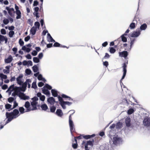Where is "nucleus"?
<instances>
[{"instance_id":"obj_59","label":"nucleus","mask_w":150,"mask_h":150,"mask_svg":"<svg viewBox=\"0 0 150 150\" xmlns=\"http://www.w3.org/2000/svg\"><path fill=\"white\" fill-rule=\"evenodd\" d=\"M31 54L34 56L36 55L37 54V52L36 50H33Z\"/></svg>"},{"instance_id":"obj_52","label":"nucleus","mask_w":150,"mask_h":150,"mask_svg":"<svg viewBox=\"0 0 150 150\" xmlns=\"http://www.w3.org/2000/svg\"><path fill=\"white\" fill-rule=\"evenodd\" d=\"M122 101L123 102L127 104H129V101L128 100L126 99V98H124L122 99Z\"/></svg>"},{"instance_id":"obj_51","label":"nucleus","mask_w":150,"mask_h":150,"mask_svg":"<svg viewBox=\"0 0 150 150\" xmlns=\"http://www.w3.org/2000/svg\"><path fill=\"white\" fill-rule=\"evenodd\" d=\"M48 41L50 42H55V41L53 39L51 36H50L48 38Z\"/></svg>"},{"instance_id":"obj_5","label":"nucleus","mask_w":150,"mask_h":150,"mask_svg":"<svg viewBox=\"0 0 150 150\" xmlns=\"http://www.w3.org/2000/svg\"><path fill=\"white\" fill-rule=\"evenodd\" d=\"M127 67V66L125 63H124L123 64V65L122 66V68L123 69V74L122 76V77L120 81V82H122V81L124 79L127 72V69L126 68Z\"/></svg>"},{"instance_id":"obj_62","label":"nucleus","mask_w":150,"mask_h":150,"mask_svg":"<svg viewBox=\"0 0 150 150\" xmlns=\"http://www.w3.org/2000/svg\"><path fill=\"white\" fill-rule=\"evenodd\" d=\"M103 65L106 67H107L109 65L108 62L107 61H105L103 62Z\"/></svg>"},{"instance_id":"obj_56","label":"nucleus","mask_w":150,"mask_h":150,"mask_svg":"<svg viewBox=\"0 0 150 150\" xmlns=\"http://www.w3.org/2000/svg\"><path fill=\"white\" fill-rule=\"evenodd\" d=\"M136 40V39L134 38L132 40H131L130 42V46L131 47H132V46L133 45L135 41Z\"/></svg>"},{"instance_id":"obj_57","label":"nucleus","mask_w":150,"mask_h":150,"mask_svg":"<svg viewBox=\"0 0 150 150\" xmlns=\"http://www.w3.org/2000/svg\"><path fill=\"white\" fill-rule=\"evenodd\" d=\"M9 20L7 19H4L3 20V23L5 24H7L9 23Z\"/></svg>"},{"instance_id":"obj_17","label":"nucleus","mask_w":150,"mask_h":150,"mask_svg":"<svg viewBox=\"0 0 150 150\" xmlns=\"http://www.w3.org/2000/svg\"><path fill=\"white\" fill-rule=\"evenodd\" d=\"M56 114L58 116L61 117L63 115V113L62 110L60 109H58L57 110Z\"/></svg>"},{"instance_id":"obj_43","label":"nucleus","mask_w":150,"mask_h":150,"mask_svg":"<svg viewBox=\"0 0 150 150\" xmlns=\"http://www.w3.org/2000/svg\"><path fill=\"white\" fill-rule=\"evenodd\" d=\"M116 51L115 49L112 47H110V52L111 53H114Z\"/></svg>"},{"instance_id":"obj_50","label":"nucleus","mask_w":150,"mask_h":150,"mask_svg":"<svg viewBox=\"0 0 150 150\" xmlns=\"http://www.w3.org/2000/svg\"><path fill=\"white\" fill-rule=\"evenodd\" d=\"M14 100L13 98L10 97L8 98V100L9 103H11Z\"/></svg>"},{"instance_id":"obj_46","label":"nucleus","mask_w":150,"mask_h":150,"mask_svg":"<svg viewBox=\"0 0 150 150\" xmlns=\"http://www.w3.org/2000/svg\"><path fill=\"white\" fill-rule=\"evenodd\" d=\"M63 98L59 96H58V100L59 101V103H62L63 102H64L63 100V99L62 98Z\"/></svg>"},{"instance_id":"obj_64","label":"nucleus","mask_w":150,"mask_h":150,"mask_svg":"<svg viewBox=\"0 0 150 150\" xmlns=\"http://www.w3.org/2000/svg\"><path fill=\"white\" fill-rule=\"evenodd\" d=\"M44 85V83L42 82H39V83H38V86L39 87H41L42 86Z\"/></svg>"},{"instance_id":"obj_13","label":"nucleus","mask_w":150,"mask_h":150,"mask_svg":"<svg viewBox=\"0 0 150 150\" xmlns=\"http://www.w3.org/2000/svg\"><path fill=\"white\" fill-rule=\"evenodd\" d=\"M133 22L132 23L129 25V27L131 29H134L136 27L137 23V21L136 20H134Z\"/></svg>"},{"instance_id":"obj_48","label":"nucleus","mask_w":150,"mask_h":150,"mask_svg":"<svg viewBox=\"0 0 150 150\" xmlns=\"http://www.w3.org/2000/svg\"><path fill=\"white\" fill-rule=\"evenodd\" d=\"M5 107L6 109H9L11 108V105L9 104H7L5 105Z\"/></svg>"},{"instance_id":"obj_58","label":"nucleus","mask_w":150,"mask_h":150,"mask_svg":"<svg viewBox=\"0 0 150 150\" xmlns=\"http://www.w3.org/2000/svg\"><path fill=\"white\" fill-rule=\"evenodd\" d=\"M1 33L3 35L6 34V31L4 29H2L1 30Z\"/></svg>"},{"instance_id":"obj_45","label":"nucleus","mask_w":150,"mask_h":150,"mask_svg":"<svg viewBox=\"0 0 150 150\" xmlns=\"http://www.w3.org/2000/svg\"><path fill=\"white\" fill-rule=\"evenodd\" d=\"M32 88L34 89H36L37 88L36 82H33V83L32 85Z\"/></svg>"},{"instance_id":"obj_35","label":"nucleus","mask_w":150,"mask_h":150,"mask_svg":"<svg viewBox=\"0 0 150 150\" xmlns=\"http://www.w3.org/2000/svg\"><path fill=\"white\" fill-rule=\"evenodd\" d=\"M33 70L34 72H37L38 71V67L36 65H35L32 67Z\"/></svg>"},{"instance_id":"obj_26","label":"nucleus","mask_w":150,"mask_h":150,"mask_svg":"<svg viewBox=\"0 0 150 150\" xmlns=\"http://www.w3.org/2000/svg\"><path fill=\"white\" fill-rule=\"evenodd\" d=\"M16 13L17 15L16 17V19H19L21 17V12L20 11H16Z\"/></svg>"},{"instance_id":"obj_61","label":"nucleus","mask_w":150,"mask_h":150,"mask_svg":"<svg viewBox=\"0 0 150 150\" xmlns=\"http://www.w3.org/2000/svg\"><path fill=\"white\" fill-rule=\"evenodd\" d=\"M40 99L41 101H44L45 99V96L44 95H42L40 97Z\"/></svg>"},{"instance_id":"obj_20","label":"nucleus","mask_w":150,"mask_h":150,"mask_svg":"<svg viewBox=\"0 0 150 150\" xmlns=\"http://www.w3.org/2000/svg\"><path fill=\"white\" fill-rule=\"evenodd\" d=\"M131 120L130 118H127L125 120V124L126 126L129 127L131 126Z\"/></svg>"},{"instance_id":"obj_47","label":"nucleus","mask_w":150,"mask_h":150,"mask_svg":"<svg viewBox=\"0 0 150 150\" xmlns=\"http://www.w3.org/2000/svg\"><path fill=\"white\" fill-rule=\"evenodd\" d=\"M110 57V55L107 53H105V55L102 59H107L109 58Z\"/></svg>"},{"instance_id":"obj_16","label":"nucleus","mask_w":150,"mask_h":150,"mask_svg":"<svg viewBox=\"0 0 150 150\" xmlns=\"http://www.w3.org/2000/svg\"><path fill=\"white\" fill-rule=\"evenodd\" d=\"M38 103L37 102H32L31 103V104L33 108H31V110H33L37 109V105Z\"/></svg>"},{"instance_id":"obj_27","label":"nucleus","mask_w":150,"mask_h":150,"mask_svg":"<svg viewBox=\"0 0 150 150\" xmlns=\"http://www.w3.org/2000/svg\"><path fill=\"white\" fill-rule=\"evenodd\" d=\"M42 91L43 93L45 95H49L50 94L49 91L47 89H45V88H43Z\"/></svg>"},{"instance_id":"obj_2","label":"nucleus","mask_w":150,"mask_h":150,"mask_svg":"<svg viewBox=\"0 0 150 150\" xmlns=\"http://www.w3.org/2000/svg\"><path fill=\"white\" fill-rule=\"evenodd\" d=\"M113 144L116 145L118 146L121 144L122 142V140L121 138L118 137L117 136L113 137L112 139Z\"/></svg>"},{"instance_id":"obj_10","label":"nucleus","mask_w":150,"mask_h":150,"mask_svg":"<svg viewBox=\"0 0 150 150\" xmlns=\"http://www.w3.org/2000/svg\"><path fill=\"white\" fill-rule=\"evenodd\" d=\"M47 101L51 105H53L55 102V99L53 97H50L48 98Z\"/></svg>"},{"instance_id":"obj_31","label":"nucleus","mask_w":150,"mask_h":150,"mask_svg":"<svg viewBox=\"0 0 150 150\" xmlns=\"http://www.w3.org/2000/svg\"><path fill=\"white\" fill-rule=\"evenodd\" d=\"M94 142V140L92 139V141H88L86 144L88 145H90L92 146H93V143Z\"/></svg>"},{"instance_id":"obj_36","label":"nucleus","mask_w":150,"mask_h":150,"mask_svg":"<svg viewBox=\"0 0 150 150\" xmlns=\"http://www.w3.org/2000/svg\"><path fill=\"white\" fill-rule=\"evenodd\" d=\"M125 35L124 34L121 36L122 40L124 42H126L127 41V38L125 36Z\"/></svg>"},{"instance_id":"obj_55","label":"nucleus","mask_w":150,"mask_h":150,"mask_svg":"<svg viewBox=\"0 0 150 150\" xmlns=\"http://www.w3.org/2000/svg\"><path fill=\"white\" fill-rule=\"evenodd\" d=\"M78 145L77 143H76L72 144V146L74 149H76L77 148Z\"/></svg>"},{"instance_id":"obj_24","label":"nucleus","mask_w":150,"mask_h":150,"mask_svg":"<svg viewBox=\"0 0 150 150\" xmlns=\"http://www.w3.org/2000/svg\"><path fill=\"white\" fill-rule=\"evenodd\" d=\"M52 95L54 97H57L58 96V94L57 91L54 89H52L51 91Z\"/></svg>"},{"instance_id":"obj_19","label":"nucleus","mask_w":150,"mask_h":150,"mask_svg":"<svg viewBox=\"0 0 150 150\" xmlns=\"http://www.w3.org/2000/svg\"><path fill=\"white\" fill-rule=\"evenodd\" d=\"M37 28L35 26H33L31 28L30 30V33L32 35H35L37 31Z\"/></svg>"},{"instance_id":"obj_22","label":"nucleus","mask_w":150,"mask_h":150,"mask_svg":"<svg viewBox=\"0 0 150 150\" xmlns=\"http://www.w3.org/2000/svg\"><path fill=\"white\" fill-rule=\"evenodd\" d=\"M11 67V66H8L6 67L5 68L7 69H4L3 70V72L4 74H8L10 72L9 69Z\"/></svg>"},{"instance_id":"obj_41","label":"nucleus","mask_w":150,"mask_h":150,"mask_svg":"<svg viewBox=\"0 0 150 150\" xmlns=\"http://www.w3.org/2000/svg\"><path fill=\"white\" fill-rule=\"evenodd\" d=\"M14 34V32L13 31H11L9 32L8 35L10 38L12 37Z\"/></svg>"},{"instance_id":"obj_9","label":"nucleus","mask_w":150,"mask_h":150,"mask_svg":"<svg viewBox=\"0 0 150 150\" xmlns=\"http://www.w3.org/2000/svg\"><path fill=\"white\" fill-rule=\"evenodd\" d=\"M31 81L29 79H27L25 82L22 84V88L24 89H22V91H24L26 89L28 83H31Z\"/></svg>"},{"instance_id":"obj_3","label":"nucleus","mask_w":150,"mask_h":150,"mask_svg":"<svg viewBox=\"0 0 150 150\" xmlns=\"http://www.w3.org/2000/svg\"><path fill=\"white\" fill-rule=\"evenodd\" d=\"M6 118H8L6 123L10 122L13 119L15 118L11 112H6Z\"/></svg>"},{"instance_id":"obj_54","label":"nucleus","mask_w":150,"mask_h":150,"mask_svg":"<svg viewBox=\"0 0 150 150\" xmlns=\"http://www.w3.org/2000/svg\"><path fill=\"white\" fill-rule=\"evenodd\" d=\"M19 42L20 45L21 46H22L24 45V42L21 39H20L19 40Z\"/></svg>"},{"instance_id":"obj_63","label":"nucleus","mask_w":150,"mask_h":150,"mask_svg":"<svg viewBox=\"0 0 150 150\" xmlns=\"http://www.w3.org/2000/svg\"><path fill=\"white\" fill-rule=\"evenodd\" d=\"M30 39V37L29 36H28L26 37H25L24 39V40L25 42L28 41Z\"/></svg>"},{"instance_id":"obj_15","label":"nucleus","mask_w":150,"mask_h":150,"mask_svg":"<svg viewBox=\"0 0 150 150\" xmlns=\"http://www.w3.org/2000/svg\"><path fill=\"white\" fill-rule=\"evenodd\" d=\"M144 124L146 126H150V118H145L144 120Z\"/></svg>"},{"instance_id":"obj_53","label":"nucleus","mask_w":150,"mask_h":150,"mask_svg":"<svg viewBox=\"0 0 150 150\" xmlns=\"http://www.w3.org/2000/svg\"><path fill=\"white\" fill-rule=\"evenodd\" d=\"M25 73L28 75H30L31 73V71L30 69H26L25 70Z\"/></svg>"},{"instance_id":"obj_23","label":"nucleus","mask_w":150,"mask_h":150,"mask_svg":"<svg viewBox=\"0 0 150 150\" xmlns=\"http://www.w3.org/2000/svg\"><path fill=\"white\" fill-rule=\"evenodd\" d=\"M53 46L54 47H61L64 48H65L66 47V46H63L62 45H61L59 43L57 42H55Z\"/></svg>"},{"instance_id":"obj_28","label":"nucleus","mask_w":150,"mask_h":150,"mask_svg":"<svg viewBox=\"0 0 150 150\" xmlns=\"http://www.w3.org/2000/svg\"><path fill=\"white\" fill-rule=\"evenodd\" d=\"M147 28V25L146 23H144L140 27V29L141 30H144Z\"/></svg>"},{"instance_id":"obj_12","label":"nucleus","mask_w":150,"mask_h":150,"mask_svg":"<svg viewBox=\"0 0 150 150\" xmlns=\"http://www.w3.org/2000/svg\"><path fill=\"white\" fill-rule=\"evenodd\" d=\"M11 112L12 113L13 115V116L15 118L19 115H18V114H19V112L18 110L17 109H15L13 110V112Z\"/></svg>"},{"instance_id":"obj_34","label":"nucleus","mask_w":150,"mask_h":150,"mask_svg":"<svg viewBox=\"0 0 150 150\" xmlns=\"http://www.w3.org/2000/svg\"><path fill=\"white\" fill-rule=\"evenodd\" d=\"M50 111L52 112H55L56 109V107L55 106L52 105V106L50 107Z\"/></svg>"},{"instance_id":"obj_1","label":"nucleus","mask_w":150,"mask_h":150,"mask_svg":"<svg viewBox=\"0 0 150 150\" xmlns=\"http://www.w3.org/2000/svg\"><path fill=\"white\" fill-rule=\"evenodd\" d=\"M73 113L70 115L69 116V124L70 129V130L71 133H72L75 131L74 125V122L72 120V118L71 116L73 115Z\"/></svg>"},{"instance_id":"obj_40","label":"nucleus","mask_w":150,"mask_h":150,"mask_svg":"<svg viewBox=\"0 0 150 150\" xmlns=\"http://www.w3.org/2000/svg\"><path fill=\"white\" fill-rule=\"evenodd\" d=\"M134 110L133 109H130L128 110L127 113L129 115H131L134 112Z\"/></svg>"},{"instance_id":"obj_25","label":"nucleus","mask_w":150,"mask_h":150,"mask_svg":"<svg viewBox=\"0 0 150 150\" xmlns=\"http://www.w3.org/2000/svg\"><path fill=\"white\" fill-rule=\"evenodd\" d=\"M95 135L94 134H93L91 135H88L83 136V137L84 138L86 139H90L91 138L93 137H95Z\"/></svg>"},{"instance_id":"obj_60","label":"nucleus","mask_w":150,"mask_h":150,"mask_svg":"<svg viewBox=\"0 0 150 150\" xmlns=\"http://www.w3.org/2000/svg\"><path fill=\"white\" fill-rule=\"evenodd\" d=\"M32 100H33L32 102H36V101L38 100V98L36 97H34L32 98Z\"/></svg>"},{"instance_id":"obj_49","label":"nucleus","mask_w":150,"mask_h":150,"mask_svg":"<svg viewBox=\"0 0 150 150\" xmlns=\"http://www.w3.org/2000/svg\"><path fill=\"white\" fill-rule=\"evenodd\" d=\"M6 37V36H4L3 35H0V41L2 42L4 41Z\"/></svg>"},{"instance_id":"obj_11","label":"nucleus","mask_w":150,"mask_h":150,"mask_svg":"<svg viewBox=\"0 0 150 150\" xmlns=\"http://www.w3.org/2000/svg\"><path fill=\"white\" fill-rule=\"evenodd\" d=\"M141 31L140 30L134 31L131 35L132 37H138L140 34Z\"/></svg>"},{"instance_id":"obj_7","label":"nucleus","mask_w":150,"mask_h":150,"mask_svg":"<svg viewBox=\"0 0 150 150\" xmlns=\"http://www.w3.org/2000/svg\"><path fill=\"white\" fill-rule=\"evenodd\" d=\"M119 56L120 57H123L125 58H126L128 55V53L127 51H124L122 52H119Z\"/></svg>"},{"instance_id":"obj_14","label":"nucleus","mask_w":150,"mask_h":150,"mask_svg":"<svg viewBox=\"0 0 150 150\" xmlns=\"http://www.w3.org/2000/svg\"><path fill=\"white\" fill-rule=\"evenodd\" d=\"M14 90V92L18 96L19 93L22 90V89L21 87L16 86L15 87V89Z\"/></svg>"},{"instance_id":"obj_38","label":"nucleus","mask_w":150,"mask_h":150,"mask_svg":"<svg viewBox=\"0 0 150 150\" xmlns=\"http://www.w3.org/2000/svg\"><path fill=\"white\" fill-rule=\"evenodd\" d=\"M33 61L35 63H38L40 62L39 59L37 57H34L33 58Z\"/></svg>"},{"instance_id":"obj_30","label":"nucleus","mask_w":150,"mask_h":150,"mask_svg":"<svg viewBox=\"0 0 150 150\" xmlns=\"http://www.w3.org/2000/svg\"><path fill=\"white\" fill-rule=\"evenodd\" d=\"M122 123L120 122H118L117 123L116 128L117 129H119L122 128Z\"/></svg>"},{"instance_id":"obj_32","label":"nucleus","mask_w":150,"mask_h":150,"mask_svg":"<svg viewBox=\"0 0 150 150\" xmlns=\"http://www.w3.org/2000/svg\"><path fill=\"white\" fill-rule=\"evenodd\" d=\"M41 108L43 110L46 111L48 108V107L46 104L42 105L41 106Z\"/></svg>"},{"instance_id":"obj_4","label":"nucleus","mask_w":150,"mask_h":150,"mask_svg":"<svg viewBox=\"0 0 150 150\" xmlns=\"http://www.w3.org/2000/svg\"><path fill=\"white\" fill-rule=\"evenodd\" d=\"M6 9L8 11V13L11 16L13 17L14 16V14L15 11L13 8H10L8 7H6Z\"/></svg>"},{"instance_id":"obj_44","label":"nucleus","mask_w":150,"mask_h":150,"mask_svg":"<svg viewBox=\"0 0 150 150\" xmlns=\"http://www.w3.org/2000/svg\"><path fill=\"white\" fill-rule=\"evenodd\" d=\"M45 88L49 90H51L52 88V87L48 84H45V86L43 87V88Z\"/></svg>"},{"instance_id":"obj_21","label":"nucleus","mask_w":150,"mask_h":150,"mask_svg":"<svg viewBox=\"0 0 150 150\" xmlns=\"http://www.w3.org/2000/svg\"><path fill=\"white\" fill-rule=\"evenodd\" d=\"M23 76H19L16 78V80L17 83L20 85H22L23 82L21 81V78H22Z\"/></svg>"},{"instance_id":"obj_18","label":"nucleus","mask_w":150,"mask_h":150,"mask_svg":"<svg viewBox=\"0 0 150 150\" xmlns=\"http://www.w3.org/2000/svg\"><path fill=\"white\" fill-rule=\"evenodd\" d=\"M13 60V58L11 56H9L7 59H5V63H8L11 62Z\"/></svg>"},{"instance_id":"obj_42","label":"nucleus","mask_w":150,"mask_h":150,"mask_svg":"<svg viewBox=\"0 0 150 150\" xmlns=\"http://www.w3.org/2000/svg\"><path fill=\"white\" fill-rule=\"evenodd\" d=\"M34 25L35 27H36L37 28H39L40 27V24L38 22L36 21Z\"/></svg>"},{"instance_id":"obj_29","label":"nucleus","mask_w":150,"mask_h":150,"mask_svg":"<svg viewBox=\"0 0 150 150\" xmlns=\"http://www.w3.org/2000/svg\"><path fill=\"white\" fill-rule=\"evenodd\" d=\"M15 89V87H14V85L13 84L11 85L8 88V90L7 91H10V93H11V92L13 91Z\"/></svg>"},{"instance_id":"obj_33","label":"nucleus","mask_w":150,"mask_h":150,"mask_svg":"<svg viewBox=\"0 0 150 150\" xmlns=\"http://www.w3.org/2000/svg\"><path fill=\"white\" fill-rule=\"evenodd\" d=\"M19 111L20 112L21 114H23L25 112H26L25 111V109L23 107H20L19 108Z\"/></svg>"},{"instance_id":"obj_6","label":"nucleus","mask_w":150,"mask_h":150,"mask_svg":"<svg viewBox=\"0 0 150 150\" xmlns=\"http://www.w3.org/2000/svg\"><path fill=\"white\" fill-rule=\"evenodd\" d=\"M18 96L22 99L23 100H28L29 98V97L26 96L23 93L20 92L18 94Z\"/></svg>"},{"instance_id":"obj_37","label":"nucleus","mask_w":150,"mask_h":150,"mask_svg":"<svg viewBox=\"0 0 150 150\" xmlns=\"http://www.w3.org/2000/svg\"><path fill=\"white\" fill-rule=\"evenodd\" d=\"M0 77L2 79H6L7 78V76L6 75L2 73L0 74Z\"/></svg>"},{"instance_id":"obj_8","label":"nucleus","mask_w":150,"mask_h":150,"mask_svg":"<svg viewBox=\"0 0 150 150\" xmlns=\"http://www.w3.org/2000/svg\"><path fill=\"white\" fill-rule=\"evenodd\" d=\"M24 107L26 108V112H30L31 111V108L30 107V104L29 102L27 101L25 103Z\"/></svg>"},{"instance_id":"obj_39","label":"nucleus","mask_w":150,"mask_h":150,"mask_svg":"<svg viewBox=\"0 0 150 150\" xmlns=\"http://www.w3.org/2000/svg\"><path fill=\"white\" fill-rule=\"evenodd\" d=\"M62 98H68V100H70L71 99L72 100H73L71 98L68 96L66 95L63 94L62 95Z\"/></svg>"}]
</instances>
